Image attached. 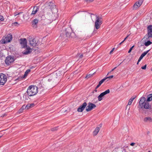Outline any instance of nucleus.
<instances>
[{
    "instance_id": "obj_1",
    "label": "nucleus",
    "mask_w": 152,
    "mask_h": 152,
    "mask_svg": "<svg viewBox=\"0 0 152 152\" xmlns=\"http://www.w3.org/2000/svg\"><path fill=\"white\" fill-rule=\"evenodd\" d=\"M38 87L34 86H31L28 88L26 93L28 96H33L36 95L38 92Z\"/></svg>"
},
{
    "instance_id": "obj_2",
    "label": "nucleus",
    "mask_w": 152,
    "mask_h": 152,
    "mask_svg": "<svg viewBox=\"0 0 152 152\" xmlns=\"http://www.w3.org/2000/svg\"><path fill=\"white\" fill-rule=\"evenodd\" d=\"M96 20L95 21L94 27L96 29H98L100 27L102 22V17L101 16H99L97 15H95Z\"/></svg>"
},
{
    "instance_id": "obj_3",
    "label": "nucleus",
    "mask_w": 152,
    "mask_h": 152,
    "mask_svg": "<svg viewBox=\"0 0 152 152\" xmlns=\"http://www.w3.org/2000/svg\"><path fill=\"white\" fill-rule=\"evenodd\" d=\"M64 32L66 37L71 38H73L75 37V33L72 32V29L70 27L66 28Z\"/></svg>"
},
{
    "instance_id": "obj_4",
    "label": "nucleus",
    "mask_w": 152,
    "mask_h": 152,
    "mask_svg": "<svg viewBox=\"0 0 152 152\" xmlns=\"http://www.w3.org/2000/svg\"><path fill=\"white\" fill-rule=\"evenodd\" d=\"M148 33L144 37V38H147V39H149V38H152V25L148 26L147 27Z\"/></svg>"
},
{
    "instance_id": "obj_5",
    "label": "nucleus",
    "mask_w": 152,
    "mask_h": 152,
    "mask_svg": "<svg viewBox=\"0 0 152 152\" xmlns=\"http://www.w3.org/2000/svg\"><path fill=\"white\" fill-rule=\"evenodd\" d=\"M12 39V35L11 34H8L5 37L3 40H2L3 43L5 44L10 42Z\"/></svg>"
},
{
    "instance_id": "obj_6",
    "label": "nucleus",
    "mask_w": 152,
    "mask_h": 152,
    "mask_svg": "<svg viewBox=\"0 0 152 152\" xmlns=\"http://www.w3.org/2000/svg\"><path fill=\"white\" fill-rule=\"evenodd\" d=\"M7 80L6 76L3 74H0V85H4Z\"/></svg>"
},
{
    "instance_id": "obj_7",
    "label": "nucleus",
    "mask_w": 152,
    "mask_h": 152,
    "mask_svg": "<svg viewBox=\"0 0 152 152\" xmlns=\"http://www.w3.org/2000/svg\"><path fill=\"white\" fill-rule=\"evenodd\" d=\"M49 6L53 13H55L58 12V10L56 7V5L53 3L49 2Z\"/></svg>"
},
{
    "instance_id": "obj_8",
    "label": "nucleus",
    "mask_w": 152,
    "mask_h": 152,
    "mask_svg": "<svg viewBox=\"0 0 152 152\" xmlns=\"http://www.w3.org/2000/svg\"><path fill=\"white\" fill-rule=\"evenodd\" d=\"M110 92V90L109 89H107L101 93L97 97L98 100L99 101H101L103 97L106 94L109 93Z\"/></svg>"
},
{
    "instance_id": "obj_9",
    "label": "nucleus",
    "mask_w": 152,
    "mask_h": 152,
    "mask_svg": "<svg viewBox=\"0 0 152 152\" xmlns=\"http://www.w3.org/2000/svg\"><path fill=\"white\" fill-rule=\"evenodd\" d=\"M19 41L22 48H24L27 47V42L26 38H21Z\"/></svg>"
},
{
    "instance_id": "obj_10",
    "label": "nucleus",
    "mask_w": 152,
    "mask_h": 152,
    "mask_svg": "<svg viewBox=\"0 0 152 152\" xmlns=\"http://www.w3.org/2000/svg\"><path fill=\"white\" fill-rule=\"evenodd\" d=\"M96 107V105L95 104L91 102H89L88 106L86 107V110L87 112H89Z\"/></svg>"
},
{
    "instance_id": "obj_11",
    "label": "nucleus",
    "mask_w": 152,
    "mask_h": 152,
    "mask_svg": "<svg viewBox=\"0 0 152 152\" xmlns=\"http://www.w3.org/2000/svg\"><path fill=\"white\" fill-rule=\"evenodd\" d=\"M14 61V59L13 57L8 56L6 58L5 60V62L7 64L9 65L11 63L13 62Z\"/></svg>"
},
{
    "instance_id": "obj_12",
    "label": "nucleus",
    "mask_w": 152,
    "mask_h": 152,
    "mask_svg": "<svg viewBox=\"0 0 152 152\" xmlns=\"http://www.w3.org/2000/svg\"><path fill=\"white\" fill-rule=\"evenodd\" d=\"M29 44L31 46L35 47L38 45L37 42H36L34 38H33L32 37L29 38Z\"/></svg>"
},
{
    "instance_id": "obj_13",
    "label": "nucleus",
    "mask_w": 152,
    "mask_h": 152,
    "mask_svg": "<svg viewBox=\"0 0 152 152\" xmlns=\"http://www.w3.org/2000/svg\"><path fill=\"white\" fill-rule=\"evenodd\" d=\"M87 104L86 102H84L82 105H80L77 109V111L78 112H81L84 110L85 107H86Z\"/></svg>"
},
{
    "instance_id": "obj_14",
    "label": "nucleus",
    "mask_w": 152,
    "mask_h": 152,
    "mask_svg": "<svg viewBox=\"0 0 152 152\" xmlns=\"http://www.w3.org/2000/svg\"><path fill=\"white\" fill-rule=\"evenodd\" d=\"M59 74V72H57L56 74L53 75L48 80L49 82L53 81V82L57 78V74Z\"/></svg>"
},
{
    "instance_id": "obj_15",
    "label": "nucleus",
    "mask_w": 152,
    "mask_h": 152,
    "mask_svg": "<svg viewBox=\"0 0 152 152\" xmlns=\"http://www.w3.org/2000/svg\"><path fill=\"white\" fill-rule=\"evenodd\" d=\"M143 2V0H139L136 2L134 5V9H136L139 7L142 4Z\"/></svg>"
},
{
    "instance_id": "obj_16",
    "label": "nucleus",
    "mask_w": 152,
    "mask_h": 152,
    "mask_svg": "<svg viewBox=\"0 0 152 152\" xmlns=\"http://www.w3.org/2000/svg\"><path fill=\"white\" fill-rule=\"evenodd\" d=\"M146 102V99L145 97H142L140 98L139 103L141 108L142 109L143 105Z\"/></svg>"
},
{
    "instance_id": "obj_17",
    "label": "nucleus",
    "mask_w": 152,
    "mask_h": 152,
    "mask_svg": "<svg viewBox=\"0 0 152 152\" xmlns=\"http://www.w3.org/2000/svg\"><path fill=\"white\" fill-rule=\"evenodd\" d=\"M142 109H151V106L149 104L148 102H146L144 103L142 106Z\"/></svg>"
},
{
    "instance_id": "obj_18",
    "label": "nucleus",
    "mask_w": 152,
    "mask_h": 152,
    "mask_svg": "<svg viewBox=\"0 0 152 152\" xmlns=\"http://www.w3.org/2000/svg\"><path fill=\"white\" fill-rule=\"evenodd\" d=\"M32 51V49L29 47H27L26 49L22 52V53L24 55H27L30 54Z\"/></svg>"
},
{
    "instance_id": "obj_19",
    "label": "nucleus",
    "mask_w": 152,
    "mask_h": 152,
    "mask_svg": "<svg viewBox=\"0 0 152 152\" xmlns=\"http://www.w3.org/2000/svg\"><path fill=\"white\" fill-rule=\"evenodd\" d=\"M38 21V19H35L32 21V26L33 28H37Z\"/></svg>"
},
{
    "instance_id": "obj_20",
    "label": "nucleus",
    "mask_w": 152,
    "mask_h": 152,
    "mask_svg": "<svg viewBox=\"0 0 152 152\" xmlns=\"http://www.w3.org/2000/svg\"><path fill=\"white\" fill-rule=\"evenodd\" d=\"M39 10V8L38 7H34L31 13V15H35Z\"/></svg>"
},
{
    "instance_id": "obj_21",
    "label": "nucleus",
    "mask_w": 152,
    "mask_h": 152,
    "mask_svg": "<svg viewBox=\"0 0 152 152\" xmlns=\"http://www.w3.org/2000/svg\"><path fill=\"white\" fill-rule=\"evenodd\" d=\"M145 38L146 39H145V40L147 42H145L144 45L145 46H148L151 44L152 43V42L150 41V38H149V39H147V38Z\"/></svg>"
},
{
    "instance_id": "obj_22",
    "label": "nucleus",
    "mask_w": 152,
    "mask_h": 152,
    "mask_svg": "<svg viewBox=\"0 0 152 152\" xmlns=\"http://www.w3.org/2000/svg\"><path fill=\"white\" fill-rule=\"evenodd\" d=\"M144 121L145 122H151L152 121V119L151 117L148 116L144 118Z\"/></svg>"
},
{
    "instance_id": "obj_23",
    "label": "nucleus",
    "mask_w": 152,
    "mask_h": 152,
    "mask_svg": "<svg viewBox=\"0 0 152 152\" xmlns=\"http://www.w3.org/2000/svg\"><path fill=\"white\" fill-rule=\"evenodd\" d=\"M34 105V103L28 104L25 107V109H28L33 107Z\"/></svg>"
},
{
    "instance_id": "obj_24",
    "label": "nucleus",
    "mask_w": 152,
    "mask_h": 152,
    "mask_svg": "<svg viewBox=\"0 0 152 152\" xmlns=\"http://www.w3.org/2000/svg\"><path fill=\"white\" fill-rule=\"evenodd\" d=\"M100 130V128L96 127L93 132V134L94 136L96 135L98 133Z\"/></svg>"
},
{
    "instance_id": "obj_25",
    "label": "nucleus",
    "mask_w": 152,
    "mask_h": 152,
    "mask_svg": "<svg viewBox=\"0 0 152 152\" xmlns=\"http://www.w3.org/2000/svg\"><path fill=\"white\" fill-rule=\"evenodd\" d=\"M152 100V94H150L148 95L147 102H150Z\"/></svg>"
},
{
    "instance_id": "obj_26",
    "label": "nucleus",
    "mask_w": 152,
    "mask_h": 152,
    "mask_svg": "<svg viewBox=\"0 0 152 152\" xmlns=\"http://www.w3.org/2000/svg\"><path fill=\"white\" fill-rule=\"evenodd\" d=\"M135 97L136 96H135L132 97L129 100V102L128 103V105H131L132 104L133 101L135 99Z\"/></svg>"
},
{
    "instance_id": "obj_27",
    "label": "nucleus",
    "mask_w": 152,
    "mask_h": 152,
    "mask_svg": "<svg viewBox=\"0 0 152 152\" xmlns=\"http://www.w3.org/2000/svg\"><path fill=\"white\" fill-rule=\"evenodd\" d=\"M31 71V70L30 69H28L26 70V71L25 72L24 75L23 76V78H25L26 77L28 73Z\"/></svg>"
},
{
    "instance_id": "obj_28",
    "label": "nucleus",
    "mask_w": 152,
    "mask_h": 152,
    "mask_svg": "<svg viewBox=\"0 0 152 152\" xmlns=\"http://www.w3.org/2000/svg\"><path fill=\"white\" fill-rule=\"evenodd\" d=\"M150 51V50H148L142 53V54L140 56L141 57L143 58L145 56V55L148 52Z\"/></svg>"
},
{
    "instance_id": "obj_29",
    "label": "nucleus",
    "mask_w": 152,
    "mask_h": 152,
    "mask_svg": "<svg viewBox=\"0 0 152 152\" xmlns=\"http://www.w3.org/2000/svg\"><path fill=\"white\" fill-rule=\"evenodd\" d=\"M4 20V17L1 15H0V22L3 21Z\"/></svg>"
},
{
    "instance_id": "obj_30",
    "label": "nucleus",
    "mask_w": 152,
    "mask_h": 152,
    "mask_svg": "<svg viewBox=\"0 0 152 152\" xmlns=\"http://www.w3.org/2000/svg\"><path fill=\"white\" fill-rule=\"evenodd\" d=\"M23 13V12H15L14 13V15H15V16H16L17 15H19V14H22Z\"/></svg>"
},
{
    "instance_id": "obj_31",
    "label": "nucleus",
    "mask_w": 152,
    "mask_h": 152,
    "mask_svg": "<svg viewBox=\"0 0 152 152\" xmlns=\"http://www.w3.org/2000/svg\"><path fill=\"white\" fill-rule=\"evenodd\" d=\"M134 45H133L130 48L129 50L128 51V53H129L131 52V51H132L133 48H134Z\"/></svg>"
},
{
    "instance_id": "obj_32",
    "label": "nucleus",
    "mask_w": 152,
    "mask_h": 152,
    "mask_svg": "<svg viewBox=\"0 0 152 152\" xmlns=\"http://www.w3.org/2000/svg\"><path fill=\"white\" fill-rule=\"evenodd\" d=\"M58 129V127H56L53 128H52L51 129V130L52 131H55L56 130H57Z\"/></svg>"
},
{
    "instance_id": "obj_33",
    "label": "nucleus",
    "mask_w": 152,
    "mask_h": 152,
    "mask_svg": "<svg viewBox=\"0 0 152 152\" xmlns=\"http://www.w3.org/2000/svg\"><path fill=\"white\" fill-rule=\"evenodd\" d=\"M146 65L145 64L143 66H142L141 67V69H146Z\"/></svg>"
},
{
    "instance_id": "obj_34",
    "label": "nucleus",
    "mask_w": 152,
    "mask_h": 152,
    "mask_svg": "<svg viewBox=\"0 0 152 152\" xmlns=\"http://www.w3.org/2000/svg\"><path fill=\"white\" fill-rule=\"evenodd\" d=\"M90 14H91V18L92 19V20H93L92 18L94 17L95 16V15L94 14H92V13H91Z\"/></svg>"
},
{
    "instance_id": "obj_35",
    "label": "nucleus",
    "mask_w": 152,
    "mask_h": 152,
    "mask_svg": "<svg viewBox=\"0 0 152 152\" xmlns=\"http://www.w3.org/2000/svg\"><path fill=\"white\" fill-rule=\"evenodd\" d=\"M94 0H86V1L88 3H90L92 2Z\"/></svg>"
},
{
    "instance_id": "obj_36",
    "label": "nucleus",
    "mask_w": 152,
    "mask_h": 152,
    "mask_svg": "<svg viewBox=\"0 0 152 152\" xmlns=\"http://www.w3.org/2000/svg\"><path fill=\"white\" fill-rule=\"evenodd\" d=\"M100 86H99L98 85L95 88V89L94 90V91L95 92H96L97 91V89Z\"/></svg>"
},
{
    "instance_id": "obj_37",
    "label": "nucleus",
    "mask_w": 152,
    "mask_h": 152,
    "mask_svg": "<svg viewBox=\"0 0 152 152\" xmlns=\"http://www.w3.org/2000/svg\"><path fill=\"white\" fill-rule=\"evenodd\" d=\"M113 75H111L110 76H109V77H107V78L111 79V78H113Z\"/></svg>"
},
{
    "instance_id": "obj_38",
    "label": "nucleus",
    "mask_w": 152,
    "mask_h": 152,
    "mask_svg": "<svg viewBox=\"0 0 152 152\" xmlns=\"http://www.w3.org/2000/svg\"><path fill=\"white\" fill-rule=\"evenodd\" d=\"M103 83L102 81L101 80L99 82V84L98 85L99 86H100V85Z\"/></svg>"
},
{
    "instance_id": "obj_39",
    "label": "nucleus",
    "mask_w": 152,
    "mask_h": 152,
    "mask_svg": "<svg viewBox=\"0 0 152 152\" xmlns=\"http://www.w3.org/2000/svg\"><path fill=\"white\" fill-rule=\"evenodd\" d=\"M107 79V77H105L104 79H102L101 80L103 83L104 81H105Z\"/></svg>"
},
{
    "instance_id": "obj_40",
    "label": "nucleus",
    "mask_w": 152,
    "mask_h": 152,
    "mask_svg": "<svg viewBox=\"0 0 152 152\" xmlns=\"http://www.w3.org/2000/svg\"><path fill=\"white\" fill-rule=\"evenodd\" d=\"M107 79V77H105L104 79H102L101 80L103 83L104 81H105Z\"/></svg>"
},
{
    "instance_id": "obj_41",
    "label": "nucleus",
    "mask_w": 152,
    "mask_h": 152,
    "mask_svg": "<svg viewBox=\"0 0 152 152\" xmlns=\"http://www.w3.org/2000/svg\"><path fill=\"white\" fill-rule=\"evenodd\" d=\"M114 49H115L114 48H112V50L110 52V54H111L113 52V50H114Z\"/></svg>"
},
{
    "instance_id": "obj_42",
    "label": "nucleus",
    "mask_w": 152,
    "mask_h": 152,
    "mask_svg": "<svg viewBox=\"0 0 152 152\" xmlns=\"http://www.w3.org/2000/svg\"><path fill=\"white\" fill-rule=\"evenodd\" d=\"M142 58L141 57H140V58H139V59H138V62H140V61L141 60Z\"/></svg>"
},
{
    "instance_id": "obj_43",
    "label": "nucleus",
    "mask_w": 152,
    "mask_h": 152,
    "mask_svg": "<svg viewBox=\"0 0 152 152\" xmlns=\"http://www.w3.org/2000/svg\"><path fill=\"white\" fill-rule=\"evenodd\" d=\"M129 35H130L129 34V35H128L127 36V37L124 38V41H125V40H126L127 39V38L129 37Z\"/></svg>"
},
{
    "instance_id": "obj_44",
    "label": "nucleus",
    "mask_w": 152,
    "mask_h": 152,
    "mask_svg": "<svg viewBox=\"0 0 152 152\" xmlns=\"http://www.w3.org/2000/svg\"><path fill=\"white\" fill-rule=\"evenodd\" d=\"M116 68V67H115L113 69L110 71V72H112Z\"/></svg>"
},
{
    "instance_id": "obj_45",
    "label": "nucleus",
    "mask_w": 152,
    "mask_h": 152,
    "mask_svg": "<svg viewBox=\"0 0 152 152\" xmlns=\"http://www.w3.org/2000/svg\"><path fill=\"white\" fill-rule=\"evenodd\" d=\"M26 106L25 105H23L22 107V109H24L25 108Z\"/></svg>"
},
{
    "instance_id": "obj_46",
    "label": "nucleus",
    "mask_w": 152,
    "mask_h": 152,
    "mask_svg": "<svg viewBox=\"0 0 152 152\" xmlns=\"http://www.w3.org/2000/svg\"><path fill=\"white\" fill-rule=\"evenodd\" d=\"M135 144V143H131L130 144V145H131L132 146H133Z\"/></svg>"
},
{
    "instance_id": "obj_47",
    "label": "nucleus",
    "mask_w": 152,
    "mask_h": 152,
    "mask_svg": "<svg viewBox=\"0 0 152 152\" xmlns=\"http://www.w3.org/2000/svg\"><path fill=\"white\" fill-rule=\"evenodd\" d=\"M90 76H91V75H87L86 77H86H90Z\"/></svg>"
},
{
    "instance_id": "obj_48",
    "label": "nucleus",
    "mask_w": 152,
    "mask_h": 152,
    "mask_svg": "<svg viewBox=\"0 0 152 152\" xmlns=\"http://www.w3.org/2000/svg\"><path fill=\"white\" fill-rule=\"evenodd\" d=\"M18 23L17 22H15V23H14V24L15 25H16L17 24H18Z\"/></svg>"
},
{
    "instance_id": "obj_49",
    "label": "nucleus",
    "mask_w": 152,
    "mask_h": 152,
    "mask_svg": "<svg viewBox=\"0 0 152 152\" xmlns=\"http://www.w3.org/2000/svg\"><path fill=\"white\" fill-rule=\"evenodd\" d=\"M6 116V114H4V115H2V117H5V116Z\"/></svg>"
},
{
    "instance_id": "obj_50",
    "label": "nucleus",
    "mask_w": 152,
    "mask_h": 152,
    "mask_svg": "<svg viewBox=\"0 0 152 152\" xmlns=\"http://www.w3.org/2000/svg\"><path fill=\"white\" fill-rule=\"evenodd\" d=\"M83 55L82 54H81V55H80V58H82L83 57Z\"/></svg>"
},
{
    "instance_id": "obj_51",
    "label": "nucleus",
    "mask_w": 152,
    "mask_h": 152,
    "mask_svg": "<svg viewBox=\"0 0 152 152\" xmlns=\"http://www.w3.org/2000/svg\"><path fill=\"white\" fill-rule=\"evenodd\" d=\"M122 44V42H121V43H120L118 45V46H119V45H121V44Z\"/></svg>"
},
{
    "instance_id": "obj_52",
    "label": "nucleus",
    "mask_w": 152,
    "mask_h": 152,
    "mask_svg": "<svg viewBox=\"0 0 152 152\" xmlns=\"http://www.w3.org/2000/svg\"><path fill=\"white\" fill-rule=\"evenodd\" d=\"M60 74V73L59 72V74H57V77H58V75H59ZM59 76H60V75H59Z\"/></svg>"
},
{
    "instance_id": "obj_53",
    "label": "nucleus",
    "mask_w": 152,
    "mask_h": 152,
    "mask_svg": "<svg viewBox=\"0 0 152 152\" xmlns=\"http://www.w3.org/2000/svg\"><path fill=\"white\" fill-rule=\"evenodd\" d=\"M125 41L124 40L122 42H122V43L124 42Z\"/></svg>"
},
{
    "instance_id": "obj_54",
    "label": "nucleus",
    "mask_w": 152,
    "mask_h": 152,
    "mask_svg": "<svg viewBox=\"0 0 152 152\" xmlns=\"http://www.w3.org/2000/svg\"><path fill=\"white\" fill-rule=\"evenodd\" d=\"M128 104L127 105H126V109H127V108H128Z\"/></svg>"
},
{
    "instance_id": "obj_55",
    "label": "nucleus",
    "mask_w": 152,
    "mask_h": 152,
    "mask_svg": "<svg viewBox=\"0 0 152 152\" xmlns=\"http://www.w3.org/2000/svg\"><path fill=\"white\" fill-rule=\"evenodd\" d=\"M139 62H138V61H137V64H139Z\"/></svg>"
},
{
    "instance_id": "obj_56",
    "label": "nucleus",
    "mask_w": 152,
    "mask_h": 152,
    "mask_svg": "<svg viewBox=\"0 0 152 152\" xmlns=\"http://www.w3.org/2000/svg\"><path fill=\"white\" fill-rule=\"evenodd\" d=\"M94 91H94H94H93L92 92V93H94Z\"/></svg>"
},
{
    "instance_id": "obj_57",
    "label": "nucleus",
    "mask_w": 152,
    "mask_h": 152,
    "mask_svg": "<svg viewBox=\"0 0 152 152\" xmlns=\"http://www.w3.org/2000/svg\"><path fill=\"white\" fill-rule=\"evenodd\" d=\"M121 64V63H120V64H119L118 66L120 65Z\"/></svg>"
},
{
    "instance_id": "obj_58",
    "label": "nucleus",
    "mask_w": 152,
    "mask_h": 152,
    "mask_svg": "<svg viewBox=\"0 0 152 152\" xmlns=\"http://www.w3.org/2000/svg\"><path fill=\"white\" fill-rule=\"evenodd\" d=\"M2 137V136H0V138Z\"/></svg>"
},
{
    "instance_id": "obj_59",
    "label": "nucleus",
    "mask_w": 152,
    "mask_h": 152,
    "mask_svg": "<svg viewBox=\"0 0 152 152\" xmlns=\"http://www.w3.org/2000/svg\"><path fill=\"white\" fill-rule=\"evenodd\" d=\"M26 94V93H25V94Z\"/></svg>"
},
{
    "instance_id": "obj_60",
    "label": "nucleus",
    "mask_w": 152,
    "mask_h": 152,
    "mask_svg": "<svg viewBox=\"0 0 152 152\" xmlns=\"http://www.w3.org/2000/svg\"><path fill=\"white\" fill-rule=\"evenodd\" d=\"M130 108V107H129V109Z\"/></svg>"
},
{
    "instance_id": "obj_61",
    "label": "nucleus",
    "mask_w": 152,
    "mask_h": 152,
    "mask_svg": "<svg viewBox=\"0 0 152 152\" xmlns=\"http://www.w3.org/2000/svg\"><path fill=\"white\" fill-rule=\"evenodd\" d=\"M148 152H151V151H148Z\"/></svg>"
},
{
    "instance_id": "obj_62",
    "label": "nucleus",
    "mask_w": 152,
    "mask_h": 152,
    "mask_svg": "<svg viewBox=\"0 0 152 152\" xmlns=\"http://www.w3.org/2000/svg\"><path fill=\"white\" fill-rule=\"evenodd\" d=\"M151 70L152 71V68L151 69Z\"/></svg>"
}]
</instances>
